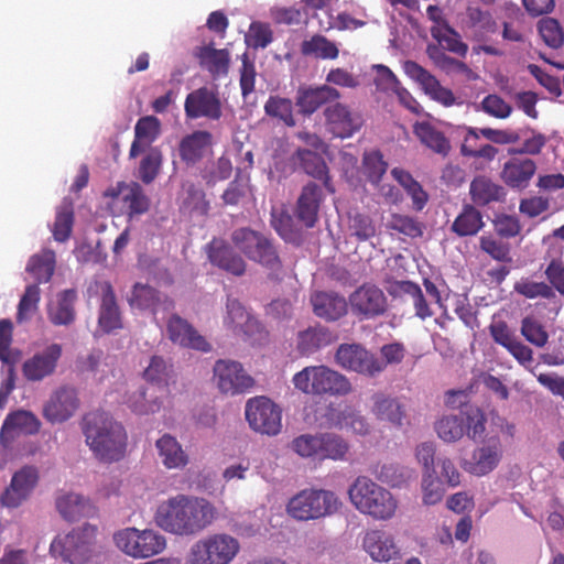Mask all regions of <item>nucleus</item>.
<instances>
[{"label":"nucleus","instance_id":"1","mask_svg":"<svg viewBox=\"0 0 564 564\" xmlns=\"http://www.w3.org/2000/svg\"><path fill=\"white\" fill-rule=\"evenodd\" d=\"M217 518L216 507L207 499L188 495H176L161 502L154 521L165 532L181 535H196Z\"/></svg>","mask_w":564,"mask_h":564},{"label":"nucleus","instance_id":"2","mask_svg":"<svg viewBox=\"0 0 564 564\" xmlns=\"http://www.w3.org/2000/svg\"><path fill=\"white\" fill-rule=\"evenodd\" d=\"M85 443L101 463H117L126 457L128 434L122 425L105 411L86 413L80 421Z\"/></svg>","mask_w":564,"mask_h":564},{"label":"nucleus","instance_id":"3","mask_svg":"<svg viewBox=\"0 0 564 564\" xmlns=\"http://www.w3.org/2000/svg\"><path fill=\"white\" fill-rule=\"evenodd\" d=\"M354 507L377 520L391 519L398 508L392 494L370 478L359 476L348 490Z\"/></svg>","mask_w":564,"mask_h":564},{"label":"nucleus","instance_id":"4","mask_svg":"<svg viewBox=\"0 0 564 564\" xmlns=\"http://www.w3.org/2000/svg\"><path fill=\"white\" fill-rule=\"evenodd\" d=\"M294 387L305 394L346 395L351 391L349 380L326 366H308L293 377Z\"/></svg>","mask_w":564,"mask_h":564},{"label":"nucleus","instance_id":"5","mask_svg":"<svg viewBox=\"0 0 564 564\" xmlns=\"http://www.w3.org/2000/svg\"><path fill=\"white\" fill-rule=\"evenodd\" d=\"M240 551L239 541L228 533H213L197 540L189 549L185 564H229Z\"/></svg>","mask_w":564,"mask_h":564},{"label":"nucleus","instance_id":"6","mask_svg":"<svg viewBox=\"0 0 564 564\" xmlns=\"http://www.w3.org/2000/svg\"><path fill=\"white\" fill-rule=\"evenodd\" d=\"M97 528L84 524L67 534H58L51 543L50 552L54 557H61L70 564H84L93 553Z\"/></svg>","mask_w":564,"mask_h":564},{"label":"nucleus","instance_id":"7","mask_svg":"<svg viewBox=\"0 0 564 564\" xmlns=\"http://www.w3.org/2000/svg\"><path fill=\"white\" fill-rule=\"evenodd\" d=\"M340 507L338 497L329 490L304 489L288 503L289 514L301 521L315 520L335 513Z\"/></svg>","mask_w":564,"mask_h":564},{"label":"nucleus","instance_id":"8","mask_svg":"<svg viewBox=\"0 0 564 564\" xmlns=\"http://www.w3.org/2000/svg\"><path fill=\"white\" fill-rule=\"evenodd\" d=\"M234 247L249 260L271 270L279 269L281 261L271 239L249 227L235 229L230 235Z\"/></svg>","mask_w":564,"mask_h":564},{"label":"nucleus","instance_id":"9","mask_svg":"<svg viewBox=\"0 0 564 564\" xmlns=\"http://www.w3.org/2000/svg\"><path fill=\"white\" fill-rule=\"evenodd\" d=\"M117 547L133 558H147L164 551L165 538L159 532L145 529L127 528L113 535Z\"/></svg>","mask_w":564,"mask_h":564},{"label":"nucleus","instance_id":"10","mask_svg":"<svg viewBox=\"0 0 564 564\" xmlns=\"http://www.w3.org/2000/svg\"><path fill=\"white\" fill-rule=\"evenodd\" d=\"M104 196L111 199L108 203L110 209L126 214L130 218L145 214L150 208V199L137 182H118L106 189Z\"/></svg>","mask_w":564,"mask_h":564},{"label":"nucleus","instance_id":"11","mask_svg":"<svg viewBox=\"0 0 564 564\" xmlns=\"http://www.w3.org/2000/svg\"><path fill=\"white\" fill-rule=\"evenodd\" d=\"M246 419L250 427L261 434L276 435L282 429L281 409L265 397L248 400Z\"/></svg>","mask_w":564,"mask_h":564},{"label":"nucleus","instance_id":"12","mask_svg":"<svg viewBox=\"0 0 564 564\" xmlns=\"http://www.w3.org/2000/svg\"><path fill=\"white\" fill-rule=\"evenodd\" d=\"M335 359L341 368L369 377H373L384 370L383 362L360 344L339 345Z\"/></svg>","mask_w":564,"mask_h":564},{"label":"nucleus","instance_id":"13","mask_svg":"<svg viewBox=\"0 0 564 564\" xmlns=\"http://www.w3.org/2000/svg\"><path fill=\"white\" fill-rule=\"evenodd\" d=\"M323 115L326 130L335 138H351L364 126L362 115L338 100L328 105L324 109Z\"/></svg>","mask_w":564,"mask_h":564},{"label":"nucleus","instance_id":"14","mask_svg":"<svg viewBox=\"0 0 564 564\" xmlns=\"http://www.w3.org/2000/svg\"><path fill=\"white\" fill-rule=\"evenodd\" d=\"M214 380L224 394H241L248 392L254 384L242 365L234 360L219 359L214 365Z\"/></svg>","mask_w":564,"mask_h":564},{"label":"nucleus","instance_id":"15","mask_svg":"<svg viewBox=\"0 0 564 564\" xmlns=\"http://www.w3.org/2000/svg\"><path fill=\"white\" fill-rule=\"evenodd\" d=\"M351 313L360 319H371L381 316L387 311V297L383 291L375 284H362L349 295Z\"/></svg>","mask_w":564,"mask_h":564},{"label":"nucleus","instance_id":"16","mask_svg":"<svg viewBox=\"0 0 564 564\" xmlns=\"http://www.w3.org/2000/svg\"><path fill=\"white\" fill-rule=\"evenodd\" d=\"M184 111L186 119L189 120H219L223 109L218 91L206 86L194 89L185 98Z\"/></svg>","mask_w":564,"mask_h":564},{"label":"nucleus","instance_id":"17","mask_svg":"<svg viewBox=\"0 0 564 564\" xmlns=\"http://www.w3.org/2000/svg\"><path fill=\"white\" fill-rule=\"evenodd\" d=\"M63 355L62 345L53 343L34 352L22 364V375L29 382H40L56 372Z\"/></svg>","mask_w":564,"mask_h":564},{"label":"nucleus","instance_id":"18","mask_svg":"<svg viewBox=\"0 0 564 564\" xmlns=\"http://www.w3.org/2000/svg\"><path fill=\"white\" fill-rule=\"evenodd\" d=\"M489 333L494 341L502 346L519 365L533 372V350L519 340L505 321L492 322Z\"/></svg>","mask_w":564,"mask_h":564},{"label":"nucleus","instance_id":"19","mask_svg":"<svg viewBox=\"0 0 564 564\" xmlns=\"http://www.w3.org/2000/svg\"><path fill=\"white\" fill-rule=\"evenodd\" d=\"M403 70L411 79L421 86L431 99L440 102L444 107H451L456 104V97L453 91L442 86L434 75L416 62L405 61L403 63Z\"/></svg>","mask_w":564,"mask_h":564},{"label":"nucleus","instance_id":"20","mask_svg":"<svg viewBox=\"0 0 564 564\" xmlns=\"http://www.w3.org/2000/svg\"><path fill=\"white\" fill-rule=\"evenodd\" d=\"M127 301L131 308L150 311L153 315L159 312H171L175 307L174 301L169 295L143 283H135L132 286Z\"/></svg>","mask_w":564,"mask_h":564},{"label":"nucleus","instance_id":"21","mask_svg":"<svg viewBox=\"0 0 564 564\" xmlns=\"http://www.w3.org/2000/svg\"><path fill=\"white\" fill-rule=\"evenodd\" d=\"M41 421L31 411L17 410L7 415L0 430V442L8 447L21 435H35L41 429Z\"/></svg>","mask_w":564,"mask_h":564},{"label":"nucleus","instance_id":"22","mask_svg":"<svg viewBox=\"0 0 564 564\" xmlns=\"http://www.w3.org/2000/svg\"><path fill=\"white\" fill-rule=\"evenodd\" d=\"M79 406L77 392L70 387L55 390L43 408V416L50 423H62L70 419Z\"/></svg>","mask_w":564,"mask_h":564},{"label":"nucleus","instance_id":"23","mask_svg":"<svg viewBox=\"0 0 564 564\" xmlns=\"http://www.w3.org/2000/svg\"><path fill=\"white\" fill-rule=\"evenodd\" d=\"M169 339L181 347L207 352L212 349L210 344L202 336L195 327L177 314H172L166 323Z\"/></svg>","mask_w":564,"mask_h":564},{"label":"nucleus","instance_id":"24","mask_svg":"<svg viewBox=\"0 0 564 564\" xmlns=\"http://www.w3.org/2000/svg\"><path fill=\"white\" fill-rule=\"evenodd\" d=\"M224 325L235 335L246 339H251L262 332L259 321L250 315L238 300L231 297L227 299Z\"/></svg>","mask_w":564,"mask_h":564},{"label":"nucleus","instance_id":"25","mask_svg":"<svg viewBox=\"0 0 564 564\" xmlns=\"http://www.w3.org/2000/svg\"><path fill=\"white\" fill-rule=\"evenodd\" d=\"M324 195L322 187L314 182L303 186L294 208V216L305 228H313L318 221Z\"/></svg>","mask_w":564,"mask_h":564},{"label":"nucleus","instance_id":"26","mask_svg":"<svg viewBox=\"0 0 564 564\" xmlns=\"http://www.w3.org/2000/svg\"><path fill=\"white\" fill-rule=\"evenodd\" d=\"M340 97V91L327 84L318 87H300L296 93L295 105L301 115L310 117L323 105L339 100Z\"/></svg>","mask_w":564,"mask_h":564},{"label":"nucleus","instance_id":"27","mask_svg":"<svg viewBox=\"0 0 564 564\" xmlns=\"http://www.w3.org/2000/svg\"><path fill=\"white\" fill-rule=\"evenodd\" d=\"M535 172V161L517 154L503 163L500 178L510 188L523 189L528 187Z\"/></svg>","mask_w":564,"mask_h":564},{"label":"nucleus","instance_id":"28","mask_svg":"<svg viewBox=\"0 0 564 564\" xmlns=\"http://www.w3.org/2000/svg\"><path fill=\"white\" fill-rule=\"evenodd\" d=\"M207 257L212 264L240 276L246 272L245 260L223 239L214 238L206 246Z\"/></svg>","mask_w":564,"mask_h":564},{"label":"nucleus","instance_id":"29","mask_svg":"<svg viewBox=\"0 0 564 564\" xmlns=\"http://www.w3.org/2000/svg\"><path fill=\"white\" fill-rule=\"evenodd\" d=\"M501 457L502 446L499 437H490L474 451L471 460L465 464V469L473 475L485 476L498 466Z\"/></svg>","mask_w":564,"mask_h":564},{"label":"nucleus","instance_id":"30","mask_svg":"<svg viewBox=\"0 0 564 564\" xmlns=\"http://www.w3.org/2000/svg\"><path fill=\"white\" fill-rule=\"evenodd\" d=\"M100 289L98 326L104 333L109 334L122 328V315L110 282L105 281L100 283Z\"/></svg>","mask_w":564,"mask_h":564},{"label":"nucleus","instance_id":"31","mask_svg":"<svg viewBox=\"0 0 564 564\" xmlns=\"http://www.w3.org/2000/svg\"><path fill=\"white\" fill-rule=\"evenodd\" d=\"M214 137L207 130H195L182 138L178 155L186 165H195L207 152L212 151Z\"/></svg>","mask_w":564,"mask_h":564},{"label":"nucleus","instance_id":"32","mask_svg":"<svg viewBox=\"0 0 564 564\" xmlns=\"http://www.w3.org/2000/svg\"><path fill=\"white\" fill-rule=\"evenodd\" d=\"M77 292L67 289L57 293L55 301L47 304V318L54 326H69L76 319Z\"/></svg>","mask_w":564,"mask_h":564},{"label":"nucleus","instance_id":"33","mask_svg":"<svg viewBox=\"0 0 564 564\" xmlns=\"http://www.w3.org/2000/svg\"><path fill=\"white\" fill-rule=\"evenodd\" d=\"M336 340L337 337L332 330L317 324L299 332L296 349L301 356H311Z\"/></svg>","mask_w":564,"mask_h":564},{"label":"nucleus","instance_id":"34","mask_svg":"<svg viewBox=\"0 0 564 564\" xmlns=\"http://www.w3.org/2000/svg\"><path fill=\"white\" fill-rule=\"evenodd\" d=\"M365 551L377 562H389L399 556L393 538L381 530L367 532L362 540Z\"/></svg>","mask_w":564,"mask_h":564},{"label":"nucleus","instance_id":"35","mask_svg":"<svg viewBox=\"0 0 564 564\" xmlns=\"http://www.w3.org/2000/svg\"><path fill=\"white\" fill-rule=\"evenodd\" d=\"M314 314L323 319L334 322L347 313L346 299L334 292H316L311 296Z\"/></svg>","mask_w":564,"mask_h":564},{"label":"nucleus","instance_id":"36","mask_svg":"<svg viewBox=\"0 0 564 564\" xmlns=\"http://www.w3.org/2000/svg\"><path fill=\"white\" fill-rule=\"evenodd\" d=\"M469 194L473 203L477 206H487L491 203L502 202L506 197L503 186L485 175H478L471 181Z\"/></svg>","mask_w":564,"mask_h":564},{"label":"nucleus","instance_id":"37","mask_svg":"<svg viewBox=\"0 0 564 564\" xmlns=\"http://www.w3.org/2000/svg\"><path fill=\"white\" fill-rule=\"evenodd\" d=\"M372 413L379 421H386L393 426L400 427L405 419L404 406L395 399L383 393L372 395Z\"/></svg>","mask_w":564,"mask_h":564},{"label":"nucleus","instance_id":"38","mask_svg":"<svg viewBox=\"0 0 564 564\" xmlns=\"http://www.w3.org/2000/svg\"><path fill=\"white\" fill-rule=\"evenodd\" d=\"M195 56L199 61V65L206 68L213 77L227 75L230 55L225 48L217 50L212 45L197 47Z\"/></svg>","mask_w":564,"mask_h":564},{"label":"nucleus","instance_id":"39","mask_svg":"<svg viewBox=\"0 0 564 564\" xmlns=\"http://www.w3.org/2000/svg\"><path fill=\"white\" fill-rule=\"evenodd\" d=\"M155 446L166 468H183L187 465L188 456L174 436L164 434L156 441Z\"/></svg>","mask_w":564,"mask_h":564},{"label":"nucleus","instance_id":"40","mask_svg":"<svg viewBox=\"0 0 564 564\" xmlns=\"http://www.w3.org/2000/svg\"><path fill=\"white\" fill-rule=\"evenodd\" d=\"M413 133L429 149L437 154L446 156L451 150V144L445 134L437 130L430 122H416L413 126Z\"/></svg>","mask_w":564,"mask_h":564},{"label":"nucleus","instance_id":"41","mask_svg":"<svg viewBox=\"0 0 564 564\" xmlns=\"http://www.w3.org/2000/svg\"><path fill=\"white\" fill-rule=\"evenodd\" d=\"M484 225L481 213L473 205H465L453 221L451 230L458 237L475 236Z\"/></svg>","mask_w":564,"mask_h":564},{"label":"nucleus","instance_id":"42","mask_svg":"<svg viewBox=\"0 0 564 564\" xmlns=\"http://www.w3.org/2000/svg\"><path fill=\"white\" fill-rule=\"evenodd\" d=\"M55 506L58 513L67 521H75L90 509L89 501L82 495L65 492L57 496Z\"/></svg>","mask_w":564,"mask_h":564},{"label":"nucleus","instance_id":"43","mask_svg":"<svg viewBox=\"0 0 564 564\" xmlns=\"http://www.w3.org/2000/svg\"><path fill=\"white\" fill-rule=\"evenodd\" d=\"M55 252L44 249L40 253L32 256L28 262L26 271L36 280L35 284L48 282L55 271Z\"/></svg>","mask_w":564,"mask_h":564},{"label":"nucleus","instance_id":"44","mask_svg":"<svg viewBox=\"0 0 564 564\" xmlns=\"http://www.w3.org/2000/svg\"><path fill=\"white\" fill-rule=\"evenodd\" d=\"M301 169L310 176L321 180L325 187L329 185L328 167L323 156L306 149H299L296 152Z\"/></svg>","mask_w":564,"mask_h":564},{"label":"nucleus","instance_id":"45","mask_svg":"<svg viewBox=\"0 0 564 564\" xmlns=\"http://www.w3.org/2000/svg\"><path fill=\"white\" fill-rule=\"evenodd\" d=\"M431 35L437 41L442 48L465 57L468 52V45L464 43L460 35L449 24L441 26H431Z\"/></svg>","mask_w":564,"mask_h":564},{"label":"nucleus","instance_id":"46","mask_svg":"<svg viewBox=\"0 0 564 564\" xmlns=\"http://www.w3.org/2000/svg\"><path fill=\"white\" fill-rule=\"evenodd\" d=\"M301 53L304 56H314L321 59H336L339 50L335 42L321 34L313 35L310 40H305L301 44Z\"/></svg>","mask_w":564,"mask_h":564},{"label":"nucleus","instance_id":"47","mask_svg":"<svg viewBox=\"0 0 564 564\" xmlns=\"http://www.w3.org/2000/svg\"><path fill=\"white\" fill-rule=\"evenodd\" d=\"M437 436L447 443L459 441L466 432L463 412L459 415H443L435 422Z\"/></svg>","mask_w":564,"mask_h":564},{"label":"nucleus","instance_id":"48","mask_svg":"<svg viewBox=\"0 0 564 564\" xmlns=\"http://www.w3.org/2000/svg\"><path fill=\"white\" fill-rule=\"evenodd\" d=\"M395 292L409 295L412 299L415 316L422 321L432 317L434 312L427 304V301L419 284L412 281H397L394 283Z\"/></svg>","mask_w":564,"mask_h":564},{"label":"nucleus","instance_id":"49","mask_svg":"<svg viewBox=\"0 0 564 564\" xmlns=\"http://www.w3.org/2000/svg\"><path fill=\"white\" fill-rule=\"evenodd\" d=\"M388 170V163L379 150L366 151L361 160V173L375 186H378Z\"/></svg>","mask_w":564,"mask_h":564},{"label":"nucleus","instance_id":"50","mask_svg":"<svg viewBox=\"0 0 564 564\" xmlns=\"http://www.w3.org/2000/svg\"><path fill=\"white\" fill-rule=\"evenodd\" d=\"M271 225L278 235L285 241L299 245L302 240V232L294 224L292 216L285 212H272Z\"/></svg>","mask_w":564,"mask_h":564},{"label":"nucleus","instance_id":"51","mask_svg":"<svg viewBox=\"0 0 564 564\" xmlns=\"http://www.w3.org/2000/svg\"><path fill=\"white\" fill-rule=\"evenodd\" d=\"M349 452V444L335 433H323V444L319 449L318 463L326 459L344 460Z\"/></svg>","mask_w":564,"mask_h":564},{"label":"nucleus","instance_id":"52","mask_svg":"<svg viewBox=\"0 0 564 564\" xmlns=\"http://www.w3.org/2000/svg\"><path fill=\"white\" fill-rule=\"evenodd\" d=\"M264 112L269 117L279 119L288 127H294L296 123L293 116V104L289 98L270 96L264 104Z\"/></svg>","mask_w":564,"mask_h":564},{"label":"nucleus","instance_id":"53","mask_svg":"<svg viewBox=\"0 0 564 564\" xmlns=\"http://www.w3.org/2000/svg\"><path fill=\"white\" fill-rule=\"evenodd\" d=\"M478 139L479 133L477 132V129L468 128L460 148V153L468 158L492 161L498 154L499 150L489 143L481 145L479 149H476L475 143Z\"/></svg>","mask_w":564,"mask_h":564},{"label":"nucleus","instance_id":"54","mask_svg":"<svg viewBox=\"0 0 564 564\" xmlns=\"http://www.w3.org/2000/svg\"><path fill=\"white\" fill-rule=\"evenodd\" d=\"M323 433L302 434L291 443V448L301 457L318 462Z\"/></svg>","mask_w":564,"mask_h":564},{"label":"nucleus","instance_id":"55","mask_svg":"<svg viewBox=\"0 0 564 564\" xmlns=\"http://www.w3.org/2000/svg\"><path fill=\"white\" fill-rule=\"evenodd\" d=\"M520 333L531 345L542 348L549 341L545 326L535 316H525L521 321Z\"/></svg>","mask_w":564,"mask_h":564},{"label":"nucleus","instance_id":"56","mask_svg":"<svg viewBox=\"0 0 564 564\" xmlns=\"http://www.w3.org/2000/svg\"><path fill=\"white\" fill-rule=\"evenodd\" d=\"M387 227L410 238L421 237L424 230L423 223L414 217L402 214H392Z\"/></svg>","mask_w":564,"mask_h":564},{"label":"nucleus","instance_id":"57","mask_svg":"<svg viewBox=\"0 0 564 564\" xmlns=\"http://www.w3.org/2000/svg\"><path fill=\"white\" fill-rule=\"evenodd\" d=\"M74 224V212L70 204H63L56 213L53 225V236L58 242H65L69 239Z\"/></svg>","mask_w":564,"mask_h":564},{"label":"nucleus","instance_id":"58","mask_svg":"<svg viewBox=\"0 0 564 564\" xmlns=\"http://www.w3.org/2000/svg\"><path fill=\"white\" fill-rule=\"evenodd\" d=\"M41 300V291L37 284H31L25 288L20 299L17 312L18 323H22L31 318L32 314L39 308Z\"/></svg>","mask_w":564,"mask_h":564},{"label":"nucleus","instance_id":"59","mask_svg":"<svg viewBox=\"0 0 564 564\" xmlns=\"http://www.w3.org/2000/svg\"><path fill=\"white\" fill-rule=\"evenodd\" d=\"M539 34L551 48H560L564 44V32L557 20L543 18L538 23Z\"/></svg>","mask_w":564,"mask_h":564},{"label":"nucleus","instance_id":"60","mask_svg":"<svg viewBox=\"0 0 564 564\" xmlns=\"http://www.w3.org/2000/svg\"><path fill=\"white\" fill-rule=\"evenodd\" d=\"M513 290L524 296L525 299H552L554 297V291L552 286L545 282H535L529 279H521L514 283Z\"/></svg>","mask_w":564,"mask_h":564},{"label":"nucleus","instance_id":"61","mask_svg":"<svg viewBox=\"0 0 564 564\" xmlns=\"http://www.w3.org/2000/svg\"><path fill=\"white\" fill-rule=\"evenodd\" d=\"M130 408L138 414L155 413L161 409L162 401L145 389H140L129 399Z\"/></svg>","mask_w":564,"mask_h":564},{"label":"nucleus","instance_id":"62","mask_svg":"<svg viewBox=\"0 0 564 564\" xmlns=\"http://www.w3.org/2000/svg\"><path fill=\"white\" fill-rule=\"evenodd\" d=\"M465 419L466 434L471 440H477L482 436L486 430V416L484 412L476 406H466L463 411Z\"/></svg>","mask_w":564,"mask_h":564},{"label":"nucleus","instance_id":"63","mask_svg":"<svg viewBox=\"0 0 564 564\" xmlns=\"http://www.w3.org/2000/svg\"><path fill=\"white\" fill-rule=\"evenodd\" d=\"M161 132V122L154 116L140 118L134 127V137L143 141V145H150Z\"/></svg>","mask_w":564,"mask_h":564},{"label":"nucleus","instance_id":"64","mask_svg":"<svg viewBox=\"0 0 564 564\" xmlns=\"http://www.w3.org/2000/svg\"><path fill=\"white\" fill-rule=\"evenodd\" d=\"M479 108L496 119H507L512 113V106L497 94L485 96L480 101Z\"/></svg>","mask_w":564,"mask_h":564}]
</instances>
